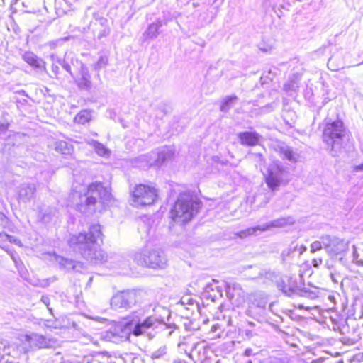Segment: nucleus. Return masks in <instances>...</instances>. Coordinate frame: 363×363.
Returning <instances> with one entry per match:
<instances>
[{"label": "nucleus", "instance_id": "10", "mask_svg": "<svg viewBox=\"0 0 363 363\" xmlns=\"http://www.w3.org/2000/svg\"><path fill=\"white\" fill-rule=\"evenodd\" d=\"M240 143L243 146L254 147L259 143L260 135L256 132L242 131L238 134Z\"/></svg>", "mask_w": 363, "mask_h": 363}, {"label": "nucleus", "instance_id": "5", "mask_svg": "<svg viewBox=\"0 0 363 363\" xmlns=\"http://www.w3.org/2000/svg\"><path fill=\"white\" fill-rule=\"evenodd\" d=\"M200 208L201 203L196 196L190 194H182L171 210V218L175 223H185L196 215Z\"/></svg>", "mask_w": 363, "mask_h": 363}, {"label": "nucleus", "instance_id": "12", "mask_svg": "<svg viewBox=\"0 0 363 363\" xmlns=\"http://www.w3.org/2000/svg\"><path fill=\"white\" fill-rule=\"evenodd\" d=\"M22 58L27 64L35 69L45 68V62L33 52H26Z\"/></svg>", "mask_w": 363, "mask_h": 363}, {"label": "nucleus", "instance_id": "31", "mask_svg": "<svg viewBox=\"0 0 363 363\" xmlns=\"http://www.w3.org/2000/svg\"><path fill=\"white\" fill-rule=\"evenodd\" d=\"M237 99V97L235 96H230L226 99V103L228 102H233Z\"/></svg>", "mask_w": 363, "mask_h": 363}, {"label": "nucleus", "instance_id": "30", "mask_svg": "<svg viewBox=\"0 0 363 363\" xmlns=\"http://www.w3.org/2000/svg\"><path fill=\"white\" fill-rule=\"evenodd\" d=\"M12 240H13V242H12L13 243H15L16 245H19V246H22L21 240H19L18 239H15L13 237H12Z\"/></svg>", "mask_w": 363, "mask_h": 363}, {"label": "nucleus", "instance_id": "1", "mask_svg": "<svg viewBox=\"0 0 363 363\" xmlns=\"http://www.w3.org/2000/svg\"><path fill=\"white\" fill-rule=\"evenodd\" d=\"M100 226L92 225L89 233H79L69 239V245L86 259L104 262L107 261L106 253L101 249H97L96 242L101 236Z\"/></svg>", "mask_w": 363, "mask_h": 363}, {"label": "nucleus", "instance_id": "29", "mask_svg": "<svg viewBox=\"0 0 363 363\" xmlns=\"http://www.w3.org/2000/svg\"><path fill=\"white\" fill-rule=\"evenodd\" d=\"M297 250L299 252V254L301 255L306 250V247L302 245L300 247L298 246Z\"/></svg>", "mask_w": 363, "mask_h": 363}, {"label": "nucleus", "instance_id": "6", "mask_svg": "<svg viewBox=\"0 0 363 363\" xmlns=\"http://www.w3.org/2000/svg\"><path fill=\"white\" fill-rule=\"evenodd\" d=\"M132 205L135 207L150 206L158 199L157 189L152 183L135 184L130 189Z\"/></svg>", "mask_w": 363, "mask_h": 363}, {"label": "nucleus", "instance_id": "4", "mask_svg": "<svg viewBox=\"0 0 363 363\" xmlns=\"http://www.w3.org/2000/svg\"><path fill=\"white\" fill-rule=\"evenodd\" d=\"M350 134L342 119L325 122L323 128L322 140L330 152L336 154L344 146V138Z\"/></svg>", "mask_w": 363, "mask_h": 363}, {"label": "nucleus", "instance_id": "14", "mask_svg": "<svg viewBox=\"0 0 363 363\" xmlns=\"http://www.w3.org/2000/svg\"><path fill=\"white\" fill-rule=\"evenodd\" d=\"M55 150L61 155H71L74 151V147L65 140L57 141L55 144Z\"/></svg>", "mask_w": 363, "mask_h": 363}, {"label": "nucleus", "instance_id": "23", "mask_svg": "<svg viewBox=\"0 0 363 363\" xmlns=\"http://www.w3.org/2000/svg\"><path fill=\"white\" fill-rule=\"evenodd\" d=\"M321 249H323V236L320 238V240L314 241L311 245V252L313 253Z\"/></svg>", "mask_w": 363, "mask_h": 363}, {"label": "nucleus", "instance_id": "28", "mask_svg": "<svg viewBox=\"0 0 363 363\" xmlns=\"http://www.w3.org/2000/svg\"><path fill=\"white\" fill-rule=\"evenodd\" d=\"M282 291H283V292H284L286 295H287V296H291V294H293V292H294L293 289H292V288H291V287H288V288H286V287H285V286H284V287H283V288H282Z\"/></svg>", "mask_w": 363, "mask_h": 363}, {"label": "nucleus", "instance_id": "21", "mask_svg": "<svg viewBox=\"0 0 363 363\" xmlns=\"http://www.w3.org/2000/svg\"><path fill=\"white\" fill-rule=\"evenodd\" d=\"M55 260L63 267L66 269H72L74 267L73 262L70 259L55 255Z\"/></svg>", "mask_w": 363, "mask_h": 363}, {"label": "nucleus", "instance_id": "24", "mask_svg": "<svg viewBox=\"0 0 363 363\" xmlns=\"http://www.w3.org/2000/svg\"><path fill=\"white\" fill-rule=\"evenodd\" d=\"M167 352V348L165 346L161 347L152 354V359H159L165 355Z\"/></svg>", "mask_w": 363, "mask_h": 363}, {"label": "nucleus", "instance_id": "36", "mask_svg": "<svg viewBox=\"0 0 363 363\" xmlns=\"http://www.w3.org/2000/svg\"><path fill=\"white\" fill-rule=\"evenodd\" d=\"M216 363H218V362H216Z\"/></svg>", "mask_w": 363, "mask_h": 363}, {"label": "nucleus", "instance_id": "7", "mask_svg": "<svg viewBox=\"0 0 363 363\" xmlns=\"http://www.w3.org/2000/svg\"><path fill=\"white\" fill-rule=\"evenodd\" d=\"M134 260L138 265L152 269H164L167 265V260L163 252L155 250L145 249L137 252L134 255Z\"/></svg>", "mask_w": 363, "mask_h": 363}, {"label": "nucleus", "instance_id": "32", "mask_svg": "<svg viewBox=\"0 0 363 363\" xmlns=\"http://www.w3.org/2000/svg\"><path fill=\"white\" fill-rule=\"evenodd\" d=\"M245 354L246 356H250L252 354V350L250 349V348H248L245 351Z\"/></svg>", "mask_w": 363, "mask_h": 363}, {"label": "nucleus", "instance_id": "19", "mask_svg": "<svg viewBox=\"0 0 363 363\" xmlns=\"http://www.w3.org/2000/svg\"><path fill=\"white\" fill-rule=\"evenodd\" d=\"M258 231L261 230V225H258L256 227L249 228L245 230H241L238 233H235L237 237L240 238H245L250 235H256Z\"/></svg>", "mask_w": 363, "mask_h": 363}, {"label": "nucleus", "instance_id": "33", "mask_svg": "<svg viewBox=\"0 0 363 363\" xmlns=\"http://www.w3.org/2000/svg\"><path fill=\"white\" fill-rule=\"evenodd\" d=\"M101 148L103 150V153L104 155H108L109 154V151L106 148H105L104 147H102Z\"/></svg>", "mask_w": 363, "mask_h": 363}, {"label": "nucleus", "instance_id": "15", "mask_svg": "<svg viewBox=\"0 0 363 363\" xmlns=\"http://www.w3.org/2000/svg\"><path fill=\"white\" fill-rule=\"evenodd\" d=\"M35 190L34 183H26L24 186L19 191V196L23 199H30L33 197Z\"/></svg>", "mask_w": 363, "mask_h": 363}, {"label": "nucleus", "instance_id": "26", "mask_svg": "<svg viewBox=\"0 0 363 363\" xmlns=\"http://www.w3.org/2000/svg\"><path fill=\"white\" fill-rule=\"evenodd\" d=\"M0 238H1L3 240H7L9 242H13L12 237L11 235H9L8 234L5 233H0Z\"/></svg>", "mask_w": 363, "mask_h": 363}, {"label": "nucleus", "instance_id": "25", "mask_svg": "<svg viewBox=\"0 0 363 363\" xmlns=\"http://www.w3.org/2000/svg\"><path fill=\"white\" fill-rule=\"evenodd\" d=\"M298 250V244L293 242L289 246V247L286 250H284L282 252L283 256H289L291 253L296 251Z\"/></svg>", "mask_w": 363, "mask_h": 363}, {"label": "nucleus", "instance_id": "34", "mask_svg": "<svg viewBox=\"0 0 363 363\" xmlns=\"http://www.w3.org/2000/svg\"><path fill=\"white\" fill-rule=\"evenodd\" d=\"M261 196H262V194H258V195H257V196L255 197V199L256 201H258V200L261 199Z\"/></svg>", "mask_w": 363, "mask_h": 363}, {"label": "nucleus", "instance_id": "18", "mask_svg": "<svg viewBox=\"0 0 363 363\" xmlns=\"http://www.w3.org/2000/svg\"><path fill=\"white\" fill-rule=\"evenodd\" d=\"M279 184V183H265V186L263 188V189L267 192L264 195V204H266L272 197V192L278 189Z\"/></svg>", "mask_w": 363, "mask_h": 363}, {"label": "nucleus", "instance_id": "16", "mask_svg": "<svg viewBox=\"0 0 363 363\" xmlns=\"http://www.w3.org/2000/svg\"><path fill=\"white\" fill-rule=\"evenodd\" d=\"M288 223V220L286 218H279L274 220L269 223L263 224L261 225V230L266 231L272 228H281L286 225Z\"/></svg>", "mask_w": 363, "mask_h": 363}, {"label": "nucleus", "instance_id": "3", "mask_svg": "<svg viewBox=\"0 0 363 363\" xmlns=\"http://www.w3.org/2000/svg\"><path fill=\"white\" fill-rule=\"evenodd\" d=\"M160 321L154 317L150 316L140 322L137 320H130L125 319L119 323H114L107 331L106 338L110 341H114L116 337H125L133 333L135 336H139L145 333L149 329L157 327Z\"/></svg>", "mask_w": 363, "mask_h": 363}, {"label": "nucleus", "instance_id": "22", "mask_svg": "<svg viewBox=\"0 0 363 363\" xmlns=\"http://www.w3.org/2000/svg\"><path fill=\"white\" fill-rule=\"evenodd\" d=\"M352 262L358 267H363V260L359 259V254L357 252V247L352 245Z\"/></svg>", "mask_w": 363, "mask_h": 363}, {"label": "nucleus", "instance_id": "27", "mask_svg": "<svg viewBox=\"0 0 363 363\" xmlns=\"http://www.w3.org/2000/svg\"><path fill=\"white\" fill-rule=\"evenodd\" d=\"M41 301L48 307L49 311H51V308H49V305H50V298H49V297L47 296H42Z\"/></svg>", "mask_w": 363, "mask_h": 363}, {"label": "nucleus", "instance_id": "20", "mask_svg": "<svg viewBox=\"0 0 363 363\" xmlns=\"http://www.w3.org/2000/svg\"><path fill=\"white\" fill-rule=\"evenodd\" d=\"M159 33V26L156 23L150 24L146 31L144 33V35L146 38H152L157 36Z\"/></svg>", "mask_w": 363, "mask_h": 363}, {"label": "nucleus", "instance_id": "17", "mask_svg": "<svg viewBox=\"0 0 363 363\" xmlns=\"http://www.w3.org/2000/svg\"><path fill=\"white\" fill-rule=\"evenodd\" d=\"M91 119L90 113L86 110L80 111L74 118V122L78 124H86Z\"/></svg>", "mask_w": 363, "mask_h": 363}, {"label": "nucleus", "instance_id": "2", "mask_svg": "<svg viewBox=\"0 0 363 363\" xmlns=\"http://www.w3.org/2000/svg\"><path fill=\"white\" fill-rule=\"evenodd\" d=\"M75 189L78 191L73 194V196L79 200L76 203V208L84 214L92 213L95 211L97 197L106 200L109 196V192L102 186L101 183H91L89 186L78 183Z\"/></svg>", "mask_w": 363, "mask_h": 363}, {"label": "nucleus", "instance_id": "8", "mask_svg": "<svg viewBox=\"0 0 363 363\" xmlns=\"http://www.w3.org/2000/svg\"><path fill=\"white\" fill-rule=\"evenodd\" d=\"M323 249L330 256H337L346 252L349 247V241L335 236H323Z\"/></svg>", "mask_w": 363, "mask_h": 363}, {"label": "nucleus", "instance_id": "13", "mask_svg": "<svg viewBox=\"0 0 363 363\" xmlns=\"http://www.w3.org/2000/svg\"><path fill=\"white\" fill-rule=\"evenodd\" d=\"M243 291L241 289L240 284H233L230 285L228 288L227 294L231 298H235L236 296L239 300L238 301V304H241L244 302L245 299L243 297Z\"/></svg>", "mask_w": 363, "mask_h": 363}, {"label": "nucleus", "instance_id": "35", "mask_svg": "<svg viewBox=\"0 0 363 363\" xmlns=\"http://www.w3.org/2000/svg\"><path fill=\"white\" fill-rule=\"evenodd\" d=\"M216 363H218V362H216Z\"/></svg>", "mask_w": 363, "mask_h": 363}, {"label": "nucleus", "instance_id": "9", "mask_svg": "<svg viewBox=\"0 0 363 363\" xmlns=\"http://www.w3.org/2000/svg\"><path fill=\"white\" fill-rule=\"evenodd\" d=\"M21 341L25 344V349L27 347L49 348L56 344V340L36 333L30 335H23L20 337Z\"/></svg>", "mask_w": 363, "mask_h": 363}, {"label": "nucleus", "instance_id": "11", "mask_svg": "<svg viewBox=\"0 0 363 363\" xmlns=\"http://www.w3.org/2000/svg\"><path fill=\"white\" fill-rule=\"evenodd\" d=\"M131 294L128 292L118 293L112 297L111 306L114 309L126 308L131 303Z\"/></svg>", "mask_w": 363, "mask_h": 363}]
</instances>
